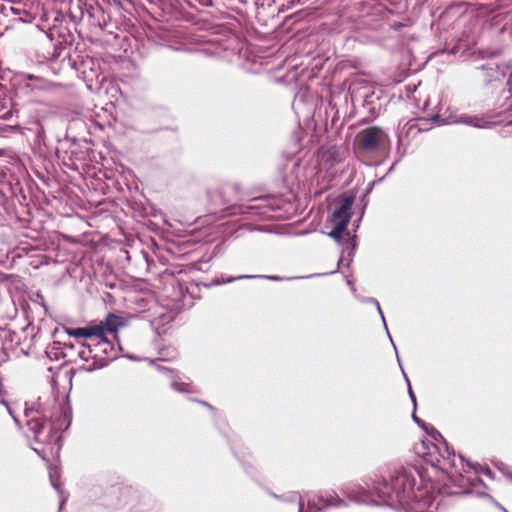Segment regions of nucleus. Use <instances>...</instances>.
Instances as JSON below:
<instances>
[{
	"label": "nucleus",
	"mask_w": 512,
	"mask_h": 512,
	"mask_svg": "<svg viewBox=\"0 0 512 512\" xmlns=\"http://www.w3.org/2000/svg\"><path fill=\"white\" fill-rule=\"evenodd\" d=\"M408 393H409V397H410V399H411V401H412V403H413V405H414V408H416V405H417V403H416V397H415V395H414V393H413V391H412V387H411V385H409Z\"/></svg>",
	"instance_id": "20"
},
{
	"label": "nucleus",
	"mask_w": 512,
	"mask_h": 512,
	"mask_svg": "<svg viewBox=\"0 0 512 512\" xmlns=\"http://www.w3.org/2000/svg\"><path fill=\"white\" fill-rule=\"evenodd\" d=\"M101 331V327H95V325L81 328H69L66 330L69 336H73L75 338H87L89 339V342L97 341Z\"/></svg>",
	"instance_id": "10"
},
{
	"label": "nucleus",
	"mask_w": 512,
	"mask_h": 512,
	"mask_svg": "<svg viewBox=\"0 0 512 512\" xmlns=\"http://www.w3.org/2000/svg\"><path fill=\"white\" fill-rule=\"evenodd\" d=\"M354 203L353 196H346L339 201V207H337L332 214L331 223L333 226L343 225V228L347 229V225L353 214L352 205Z\"/></svg>",
	"instance_id": "7"
},
{
	"label": "nucleus",
	"mask_w": 512,
	"mask_h": 512,
	"mask_svg": "<svg viewBox=\"0 0 512 512\" xmlns=\"http://www.w3.org/2000/svg\"><path fill=\"white\" fill-rule=\"evenodd\" d=\"M57 415L49 413L39 402L37 408L25 409L26 425L34 440L46 446L50 452L58 453L61 448L62 436L59 431H65L71 424V414L59 405Z\"/></svg>",
	"instance_id": "2"
},
{
	"label": "nucleus",
	"mask_w": 512,
	"mask_h": 512,
	"mask_svg": "<svg viewBox=\"0 0 512 512\" xmlns=\"http://www.w3.org/2000/svg\"><path fill=\"white\" fill-rule=\"evenodd\" d=\"M369 301H370L371 303L375 304V306H376V308H377V311H378V313H379V314H380V316H381V319H382V321H383V324H384L385 328L387 329V324H386V321H385V317H384V315H383V312H382V310H381V307H380L379 302H378L376 299H374V298H370V299H369Z\"/></svg>",
	"instance_id": "16"
},
{
	"label": "nucleus",
	"mask_w": 512,
	"mask_h": 512,
	"mask_svg": "<svg viewBox=\"0 0 512 512\" xmlns=\"http://www.w3.org/2000/svg\"><path fill=\"white\" fill-rule=\"evenodd\" d=\"M432 492H434V491L432 490ZM433 494H435V493H433ZM434 497H435V500H434V502H433L431 505H433L435 502H436V504H439V501H437L438 496H437V495H434ZM431 507H432V506H430L429 508H426V511H427V512H433V511H430V510H429Z\"/></svg>",
	"instance_id": "24"
},
{
	"label": "nucleus",
	"mask_w": 512,
	"mask_h": 512,
	"mask_svg": "<svg viewBox=\"0 0 512 512\" xmlns=\"http://www.w3.org/2000/svg\"><path fill=\"white\" fill-rule=\"evenodd\" d=\"M122 326H124L123 319L115 314H108L105 320L95 325V327H101L102 329L99 333V340H109L108 334L117 339L118 329Z\"/></svg>",
	"instance_id": "9"
},
{
	"label": "nucleus",
	"mask_w": 512,
	"mask_h": 512,
	"mask_svg": "<svg viewBox=\"0 0 512 512\" xmlns=\"http://www.w3.org/2000/svg\"><path fill=\"white\" fill-rule=\"evenodd\" d=\"M387 16V11L380 5L359 3V15L356 23L357 29L377 30Z\"/></svg>",
	"instance_id": "5"
},
{
	"label": "nucleus",
	"mask_w": 512,
	"mask_h": 512,
	"mask_svg": "<svg viewBox=\"0 0 512 512\" xmlns=\"http://www.w3.org/2000/svg\"><path fill=\"white\" fill-rule=\"evenodd\" d=\"M345 231L346 229L343 228L342 224H340L339 226L333 227V230L329 233V236L337 242H340Z\"/></svg>",
	"instance_id": "14"
},
{
	"label": "nucleus",
	"mask_w": 512,
	"mask_h": 512,
	"mask_svg": "<svg viewBox=\"0 0 512 512\" xmlns=\"http://www.w3.org/2000/svg\"><path fill=\"white\" fill-rule=\"evenodd\" d=\"M439 118H440V116H439V115H435V116L433 117V120H434V121H438V120H439Z\"/></svg>",
	"instance_id": "38"
},
{
	"label": "nucleus",
	"mask_w": 512,
	"mask_h": 512,
	"mask_svg": "<svg viewBox=\"0 0 512 512\" xmlns=\"http://www.w3.org/2000/svg\"><path fill=\"white\" fill-rule=\"evenodd\" d=\"M93 64H94V62H93V60H92V59H88V60H86V61H83V62H82V66H83V67H90V66H92Z\"/></svg>",
	"instance_id": "22"
},
{
	"label": "nucleus",
	"mask_w": 512,
	"mask_h": 512,
	"mask_svg": "<svg viewBox=\"0 0 512 512\" xmlns=\"http://www.w3.org/2000/svg\"><path fill=\"white\" fill-rule=\"evenodd\" d=\"M34 451L37 452L39 455H41L42 453H45V449H42L41 451L37 448H34Z\"/></svg>",
	"instance_id": "33"
},
{
	"label": "nucleus",
	"mask_w": 512,
	"mask_h": 512,
	"mask_svg": "<svg viewBox=\"0 0 512 512\" xmlns=\"http://www.w3.org/2000/svg\"><path fill=\"white\" fill-rule=\"evenodd\" d=\"M6 408H7L8 412H9V414H10V415L13 417V419L15 420V422H16V423H18L17 418L13 416L12 411L10 410V408H9L8 406H6Z\"/></svg>",
	"instance_id": "32"
},
{
	"label": "nucleus",
	"mask_w": 512,
	"mask_h": 512,
	"mask_svg": "<svg viewBox=\"0 0 512 512\" xmlns=\"http://www.w3.org/2000/svg\"><path fill=\"white\" fill-rule=\"evenodd\" d=\"M463 460H464L463 457L461 455H459V461L461 464L463 463Z\"/></svg>",
	"instance_id": "39"
},
{
	"label": "nucleus",
	"mask_w": 512,
	"mask_h": 512,
	"mask_svg": "<svg viewBox=\"0 0 512 512\" xmlns=\"http://www.w3.org/2000/svg\"><path fill=\"white\" fill-rule=\"evenodd\" d=\"M506 477L512 481V473L511 472L507 473Z\"/></svg>",
	"instance_id": "35"
},
{
	"label": "nucleus",
	"mask_w": 512,
	"mask_h": 512,
	"mask_svg": "<svg viewBox=\"0 0 512 512\" xmlns=\"http://www.w3.org/2000/svg\"><path fill=\"white\" fill-rule=\"evenodd\" d=\"M499 470L506 476L507 473H509V471H507V468L504 464H501V466L498 467Z\"/></svg>",
	"instance_id": "23"
},
{
	"label": "nucleus",
	"mask_w": 512,
	"mask_h": 512,
	"mask_svg": "<svg viewBox=\"0 0 512 512\" xmlns=\"http://www.w3.org/2000/svg\"><path fill=\"white\" fill-rule=\"evenodd\" d=\"M480 69L482 70H489V71H494V69L492 67H487L485 65L481 66Z\"/></svg>",
	"instance_id": "31"
},
{
	"label": "nucleus",
	"mask_w": 512,
	"mask_h": 512,
	"mask_svg": "<svg viewBox=\"0 0 512 512\" xmlns=\"http://www.w3.org/2000/svg\"><path fill=\"white\" fill-rule=\"evenodd\" d=\"M49 477H50L51 485L60 494V498L61 499H60L59 511H61L62 508H63V505L67 501V497L63 495V491L61 490L60 485L57 482V479L59 478V469H58V467H56V466L52 467L51 466L49 468Z\"/></svg>",
	"instance_id": "11"
},
{
	"label": "nucleus",
	"mask_w": 512,
	"mask_h": 512,
	"mask_svg": "<svg viewBox=\"0 0 512 512\" xmlns=\"http://www.w3.org/2000/svg\"><path fill=\"white\" fill-rule=\"evenodd\" d=\"M11 10L13 11V13H17L18 12V10L13 8V7H11Z\"/></svg>",
	"instance_id": "40"
},
{
	"label": "nucleus",
	"mask_w": 512,
	"mask_h": 512,
	"mask_svg": "<svg viewBox=\"0 0 512 512\" xmlns=\"http://www.w3.org/2000/svg\"><path fill=\"white\" fill-rule=\"evenodd\" d=\"M161 318L163 319V322H169L172 320V316H170V315H167V316L163 315Z\"/></svg>",
	"instance_id": "25"
},
{
	"label": "nucleus",
	"mask_w": 512,
	"mask_h": 512,
	"mask_svg": "<svg viewBox=\"0 0 512 512\" xmlns=\"http://www.w3.org/2000/svg\"><path fill=\"white\" fill-rule=\"evenodd\" d=\"M276 201L275 198L270 196L255 197L246 204L234 206L231 214L245 215L250 218L270 219L273 217L272 212L278 208Z\"/></svg>",
	"instance_id": "4"
},
{
	"label": "nucleus",
	"mask_w": 512,
	"mask_h": 512,
	"mask_svg": "<svg viewBox=\"0 0 512 512\" xmlns=\"http://www.w3.org/2000/svg\"><path fill=\"white\" fill-rule=\"evenodd\" d=\"M77 356L84 361L79 370L92 372L103 368L117 357L111 340H97L89 343H79L76 346Z\"/></svg>",
	"instance_id": "3"
},
{
	"label": "nucleus",
	"mask_w": 512,
	"mask_h": 512,
	"mask_svg": "<svg viewBox=\"0 0 512 512\" xmlns=\"http://www.w3.org/2000/svg\"><path fill=\"white\" fill-rule=\"evenodd\" d=\"M402 373H403L404 379H405V381L407 383V386L409 387V385H411V384H410V381H409V379H408V377H407V375H406V373L404 372L403 369H402Z\"/></svg>",
	"instance_id": "28"
},
{
	"label": "nucleus",
	"mask_w": 512,
	"mask_h": 512,
	"mask_svg": "<svg viewBox=\"0 0 512 512\" xmlns=\"http://www.w3.org/2000/svg\"><path fill=\"white\" fill-rule=\"evenodd\" d=\"M412 419L414 420V422H416L421 428L425 429L426 431H428V426L426 425V423L421 420L419 417H417L415 411L413 412L412 414Z\"/></svg>",
	"instance_id": "18"
},
{
	"label": "nucleus",
	"mask_w": 512,
	"mask_h": 512,
	"mask_svg": "<svg viewBox=\"0 0 512 512\" xmlns=\"http://www.w3.org/2000/svg\"><path fill=\"white\" fill-rule=\"evenodd\" d=\"M254 278H266V279H269V280H272V281H279L281 280L280 277L278 276H265V275H239V276H236V277H230V278H227V279H224V278H221V279H214L213 280V284L215 285H220V284H225V283H231L233 281H236V280H240V279H254Z\"/></svg>",
	"instance_id": "12"
},
{
	"label": "nucleus",
	"mask_w": 512,
	"mask_h": 512,
	"mask_svg": "<svg viewBox=\"0 0 512 512\" xmlns=\"http://www.w3.org/2000/svg\"><path fill=\"white\" fill-rule=\"evenodd\" d=\"M25 79L33 82V84L27 83L25 85L26 89H30V90L39 89V90H42V89L46 88L47 83H46L45 79L42 78V77L35 76V75H32V74H28V75H26Z\"/></svg>",
	"instance_id": "13"
},
{
	"label": "nucleus",
	"mask_w": 512,
	"mask_h": 512,
	"mask_svg": "<svg viewBox=\"0 0 512 512\" xmlns=\"http://www.w3.org/2000/svg\"><path fill=\"white\" fill-rule=\"evenodd\" d=\"M506 477L512 481V473L511 472L507 473Z\"/></svg>",
	"instance_id": "36"
},
{
	"label": "nucleus",
	"mask_w": 512,
	"mask_h": 512,
	"mask_svg": "<svg viewBox=\"0 0 512 512\" xmlns=\"http://www.w3.org/2000/svg\"><path fill=\"white\" fill-rule=\"evenodd\" d=\"M44 129L41 125H39V129H38V132H37V138L39 140H41L43 137H44Z\"/></svg>",
	"instance_id": "21"
},
{
	"label": "nucleus",
	"mask_w": 512,
	"mask_h": 512,
	"mask_svg": "<svg viewBox=\"0 0 512 512\" xmlns=\"http://www.w3.org/2000/svg\"><path fill=\"white\" fill-rule=\"evenodd\" d=\"M461 122L473 125V126H475L477 128H486L487 127L486 124L479 123L478 121L477 122H473L472 119L467 118V117L462 119Z\"/></svg>",
	"instance_id": "17"
},
{
	"label": "nucleus",
	"mask_w": 512,
	"mask_h": 512,
	"mask_svg": "<svg viewBox=\"0 0 512 512\" xmlns=\"http://www.w3.org/2000/svg\"><path fill=\"white\" fill-rule=\"evenodd\" d=\"M430 430H431V432H429V431H427V432L433 437V439L441 442L444 445L445 452L447 453V456L440 454V458H437L436 462L435 463L433 462V465L439 467L442 470H448L449 468L456 467L454 451L453 450L450 451L448 443L446 442L444 437L440 434V432H438L433 427H430Z\"/></svg>",
	"instance_id": "8"
},
{
	"label": "nucleus",
	"mask_w": 512,
	"mask_h": 512,
	"mask_svg": "<svg viewBox=\"0 0 512 512\" xmlns=\"http://www.w3.org/2000/svg\"><path fill=\"white\" fill-rule=\"evenodd\" d=\"M9 117H11V112H7L5 113V115L3 116L4 119H8Z\"/></svg>",
	"instance_id": "34"
},
{
	"label": "nucleus",
	"mask_w": 512,
	"mask_h": 512,
	"mask_svg": "<svg viewBox=\"0 0 512 512\" xmlns=\"http://www.w3.org/2000/svg\"><path fill=\"white\" fill-rule=\"evenodd\" d=\"M402 373H403L404 379H405V381L407 383V386L409 387V385H411V384H410V381H409V379H408V377H407V375H406V373L404 372L403 369H402Z\"/></svg>",
	"instance_id": "27"
},
{
	"label": "nucleus",
	"mask_w": 512,
	"mask_h": 512,
	"mask_svg": "<svg viewBox=\"0 0 512 512\" xmlns=\"http://www.w3.org/2000/svg\"><path fill=\"white\" fill-rule=\"evenodd\" d=\"M484 474H486L487 476L491 477L492 476V472L490 469L486 468L484 471Z\"/></svg>",
	"instance_id": "30"
},
{
	"label": "nucleus",
	"mask_w": 512,
	"mask_h": 512,
	"mask_svg": "<svg viewBox=\"0 0 512 512\" xmlns=\"http://www.w3.org/2000/svg\"><path fill=\"white\" fill-rule=\"evenodd\" d=\"M386 139V133L379 127L364 129L357 136L359 148L369 153L381 150L385 145Z\"/></svg>",
	"instance_id": "6"
},
{
	"label": "nucleus",
	"mask_w": 512,
	"mask_h": 512,
	"mask_svg": "<svg viewBox=\"0 0 512 512\" xmlns=\"http://www.w3.org/2000/svg\"><path fill=\"white\" fill-rule=\"evenodd\" d=\"M199 403H201L202 405L206 406L207 408H209L210 410H213L214 408L207 402L205 401H198Z\"/></svg>",
	"instance_id": "26"
},
{
	"label": "nucleus",
	"mask_w": 512,
	"mask_h": 512,
	"mask_svg": "<svg viewBox=\"0 0 512 512\" xmlns=\"http://www.w3.org/2000/svg\"><path fill=\"white\" fill-rule=\"evenodd\" d=\"M172 388L178 392H193V390L189 388V384L179 383L177 381L172 382Z\"/></svg>",
	"instance_id": "15"
},
{
	"label": "nucleus",
	"mask_w": 512,
	"mask_h": 512,
	"mask_svg": "<svg viewBox=\"0 0 512 512\" xmlns=\"http://www.w3.org/2000/svg\"><path fill=\"white\" fill-rule=\"evenodd\" d=\"M393 346H394V350L396 351V354H397V360L400 363V359H399V356H398V353H397V347L394 344H393Z\"/></svg>",
	"instance_id": "37"
},
{
	"label": "nucleus",
	"mask_w": 512,
	"mask_h": 512,
	"mask_svg": "<svg viewBox=\"0 0 512 512\" xmlns=\"http://www.w3.org/2000/svg\"><path fill=\"white\" fill-rule=\"evenodd\" d=\"M508 86H509L510 93H512V75L510 76V78L508 80Z\"/></svg>",
	"instance_id": "29"
},
{
	"label": "nucleus",
	"mask_w": 512,
	"mask_h": 512,
	"mask_svg": "<svg viewBox=\"0 0 512 512\" xmlns=\"http://www.w3.org/2000/svg\"><path fill=\"white\" fill-rule=\"evenodd\" d=\"M417 470H396L389 478L374 482L372 487L360 484L347 485L343 493L349 500L358 504L387 505L395 509H406L409 512H427L434 502L432 484H421L416 489Z\"/></svg>",
	"instance_id": "1"
},
{
	"label": "nucleus",
	"mask_w": 512,
	"mask_h": 512,
	"mask_svg": "<svg viewBox=\"0 0 512 512\" xmlns=\"http://www.w3.org/2000/svg\"><path fill=\"white\" fill-rule=\"evenodd\" d=\"M18 130H19V126L18 125H6L3 128V133L4 132H17Z\"/></svg>",
	"instance_id": "19"
}]
</instances>
